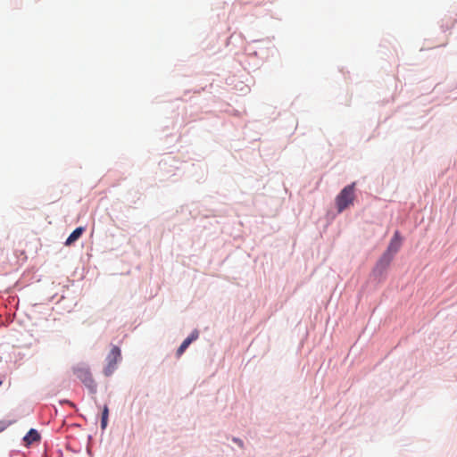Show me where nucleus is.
Here are the masks:
<instances>
[{"label": "nucleus", "mask_w": 457, "mask_h": 457, "mask_svg": "<svg viewBox=\"0 0 457 457\" xmlns=\"http://www.w3.org/2000/svg\"><path fill=\"white\" fill-rule=\"evenodd\" d=\"M354 187L355 183L346 186L337 196L336 204L339 212L353 204L354 200Z\"/></svg>", "instance_id": "f257e3e1"}, {"label": "nucleus", "mask_w": 457, "mask_h": 457, "mask_svg": "<svg viewBox=\"0 0 457 457\" xmlns=\"http://www.w3.org/2000/svg\"><path fill=\"white\" fill-rule=\"evenodd\" d=\"M75 376L91 391H95L96 384L87 367L78 365L73 369Z\"/></svg>", "instance_id": "f03ea898"}, {"label": "nucleus", "mask_w": 457, "mask_h": 457, "mask_svg": "<svg viewBox=\"0 0 457 457\" xmlns=\"http://www.w3.org/2000/svg\"><path fill=\"white\" fill-rule=\"evenodd\" d=\"M402 245V237L400 236L399 231H395L390 243L387 246L386 252L395 255L401 248Z\"/></svg>", "instance_id": "7ed1b4c3"}, {"label": "nucleus", "mask_w": 457, "mask_h": 457, "mask_svg": "<svg viewBox=\"0 0 457 457\" xmlns=\"http://www.w3.org/2000/svg\"><path fill=\"white\" fill-rule=\"evenodd\" d=\"M120 358V350L118 346H113L108 354V369L113 370L118 360Z\"/></svg>", "instance_id": "20e7f679"}, {"label": "nucleus", "mask_w": 457, "mask_h": 457, "mask_svg": "<svg viewBox=\"0 0 457 457\" xmlns=\"http://www.w3.org/2000/svg\"><path fill=\"white\" fill-rule=\"evenodd\" d=\"M84 230H85V228L83 227H79L75 230H73L71 232V234L66 239L65 245H72L75 241H77L81 237Z\"/></svg>", "instance_id": "39448f33"}, {"label": "nucleus", "mask_w": 457, "mask_h": 457, "mask_svg": "<svg viewBox=\"0 0 457 457\" xmlns=\"http://www.w3.org/2000/svg\"><path fill=\"white\" fill-rule=\"evenodd\" d=\"M24 441L27 445H30L34 442H37L40 439V436L36 429L31 428L28 434L24 436Z\"/></svg>", "instance_id": "423d86ee"}, {"label": "nucleus", "mask_w": 457, "mask_h": 457, "mask_svg": "<svg viewBox=\"0 0 457 457\" xmlns=\"http://www.w3.org/2000/svg\"><path fill=\"white\" fill-rule=\"evenodd\" d=\"M394 255L387 253L386 251L383 253V255L380 257V259L378 262V266H380L382 268H386L389 265L391 261L393 260Z\"/></svg>", "instance_id": "0eeeda50"}, {"label": "nucleus", "mask_w": 457, "mask_h": 457, "mask_svg": "<svg viewBox=\"0 0 457 457\" xmlns=\"http://www.w3.org/2000/svg\"><path fill=\"white\" fill-rule=\"evenodd\" d=\"M109 409L107 405H104L102 412L101 428L104 429L108 422Z\"/></svg>", "instance_id": "6e6552de"}, {"label": "nucleus", "mask_w": 457, "mask_h": 457, "mask_svg": "<svg viewBox=\"0 0 457 457\" xmlns=\"http://www.w3.org/2000/svg\"><path fill=\"white\" fill-rule=\"evenodd\" d=\"M190 339H185L182 344L180 345V346L179 347L178 351H177V355L179 357L184 352L185 350L188 347V345H190Z\"/></svg>", "instance_id": "1a4fd4ad"}, {"label": "nucleus", "mask_w": 457, "mask_h": 457, "mask_svg": "<svg viewBox=\"0 0 457 457\" xmlns=\"http://www.w3.org/2000/svg\"><path fill=\"white\" fill-rule=\"evenodd\" d=\"M197 337H198V332L197 331H194L188 337H187V339H190V343H192Z\"/></svg>", "instance_id": "9d476101"}, {"label": "nucleus", "mask_w": 457, "mask_h": 457, "mask_svg": "<svg viewBox=\"0 0 457 457\" xmlns=\"http://www.w3.org/2000/svg\"><path fill=\"white\" fill-rule=\"evenodd\" d=\"M2 384H3V381H2V380H0V386H1Z\"/></svg>", "instance_id": "9b49d317"}]
</instances>
